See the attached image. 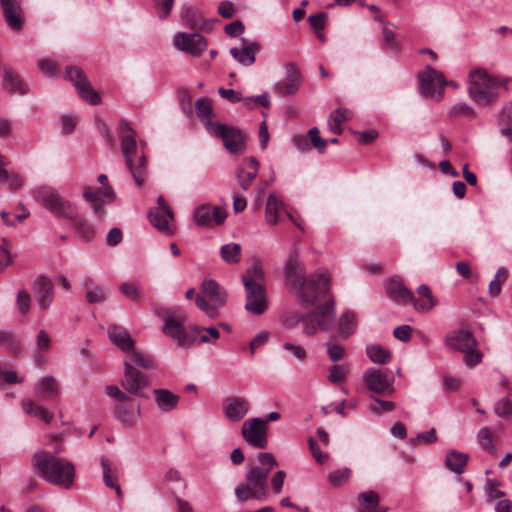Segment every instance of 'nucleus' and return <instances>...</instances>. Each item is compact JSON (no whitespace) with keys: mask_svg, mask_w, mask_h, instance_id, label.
Wrapping results in <instances>:
<instances>
[{"mask_svg":"<svg viewBox=\"0 0 512 512\" xmlns=\"http://www.w3.org/2000/svg\"><path fill=\"white\" fill-rule=\"evenodd\" d=\"M257 460L258 464L249 465L245 482L234 489L235 496L241 503L249 500L265 501L270 496L268 475L277 466V461L269 452L258 453Z\"/></svg>","mask_w":512,"mask_h":512,"instance_id":"nucleus-2","label":"nucleus"},{"mask_svg":"<svg viewBox=\"0 0 512 512\" xmlns=\"http://www.w3.org/2000/svg\"><path fill=\"white\" fill-rule=\"evenodd\" d=\"M163 332L166 336L178 341V345L183 347L188 344L186 330L182 321L173 316H168L163 325Z\"/></svg>","mask_w":512,"mask_h":512,"instance_id":"nucleus-28","label":"nucleus"},{"mask_svg":"<svg viewBox=\"0 0 512 512\" xmlns=\"http://www.w3.org/2000/svg\"><path fill=\"white\" fill-rule=\"evenodd\" d=\"M5 81L9 84L11 91L14 93L25 94L27 87L23 83L21 77L10 68H4Z\"/></svg>","mask_w":512,"mask_h":512,"instance_id":"nucleus-46","label":"nucleus"},{"mask_svg":"<svg viewBox=\"0 0 512 512\" xmlns=\"http://www.w3.org/2000/svg\"><path fill=\"white\" fill-rule=\"evenodd\" d=\"M386 292L390 299L399 303H408L413 300V294L400 279L392 278L386 286Z\"/></svg>","mask_w":512,"mask_h":512,"instance_id":"nucleus-30","label":"nucleus"},{"mask_svg":"<svg viewBox=\"0 0 512 512\" xmlns=\"http://www.w3.org/2000/svg\"><path fill=\"white\" fill-rule=\"evenodd\" d=\"M382 38H383V44L382 48L384 50H391V51H397L398 44L395 41V33L387 28L386 26L382 29Z\"/></svg>","mask_w":512,"mask_h":512,"instance_id":"nucleus-59","label":"nucleus"},{"mask_svg":"<svg viewBox=\"0 0 512 512\" xmlns=\"http://www.w3.org/2000/svg\"><path fill=\"white\" fill-rule=\"evenodd\" d=\"M182 19L186 26L192 30H205L207 21L204 19L202 13L195 7H185Z\"/></svg>","mask_w":512,"mask_h":512,"instance_id":"nucleus-33","label":"nucleus"},{"mask_svg":"<svg viewBox=\"0 0 512 512\" xmlns=\"http://www.w3.org/2000/svg\"><path fill=\"white\" fill-rule=\"evenodd\" d=\"M264 281V272L262 266L259 263H254L252 267H250L246 273L242 276L243 285L246 286V283L250 285H263Z\"/></svg>","mask_w":512,"mask_h":512,"instance_id":"nucleus-45","label":"nucleus"},{"mask_svg":"<svg viewBox=\"0 0 512 512\" xmlns=\"http://www.w3.org/2000/svg\"><path fill=\"white\" fill-rule=\"evenodd\" d=\"M3 17L12 30L19 31L24 25V12L20 0H0Z\"/></svg>","mask_w":512,"mask_h":512,"instance_id":"nucleus-21","label":"nucleus"},{"mask_svg":"<svg viewBox=\"0 0 512 512\" xmlns=\"http://www.w3.org/2000/svg\"><path fill=\"white\" fill-rule=\"evenodd\" d=\"M136 135L121 137V152L127 169L137 186H142L147 175V159L143 150H139Z\"/></svg>","mask_w":512,"mask_h":512,"instance_id":"nucleus-5","label":"nucleus"},{"mask_svg":"<svg viewBox=\"0 0 512 512\" xmlns=\"http://www.w3.org/2000/svg\"><path fill=\"white\" fill-rule=\"evenodd\" d=\"M33 292L41 311L47 310L54 300V284L46 276H39L33 284Z\"/></svg>","mask_w":512,"mask_h":512,"instance_id":"nucleus-19","label":"nucleus"},{"mask_svg":"<svg viewBox=\"0 0 512 512\" xmlns=\"http://www.w3.org/2000/svg\"><path fill=\"white\" fill-rule=\"evenodd\" d=\"M108 337L123 352L133 348L135 341L131 338L128 331L117 324H112L108 328Z\"/></svg>","mask_w":512,"mask_h":512,"instance_id":"nucleus-29","label":"nucleus"},{"mask_svg":"<svg viewBox=\"0 0 512 512\" xmlns=\"http://www.w3.org/2000/svg\"><path fill=\"white\" fill-rule=\"evenodd\" d=\"M31 296L26 290H21L16 295V307L21 315H27L31 308Z\"/></svg>","mask_w":512,"mask_h":512,"instance_id":"nucleus-52","label":"nucleus"},{"mask_svg":"<svg viewBox=\"0 0 512 512\" xmlns=\"http://www.w3.org/2000/svg\"><path fill=\"white\" fill-rule=\"evenodd\" d=\"M37 199L57 217L71 219L77 212L76 207L70 201L65 200L59 193L49 188L39 189Z\"/></svg>","mask_w":512,"mask_h":512,"instance_id":"nucleus-10","label":"nucleus"},{"mask_svg":"<svg viewBox=\"0 0 512 512\" xmlns=\"http://www.w3.org/2000/svg\"><path fill=\"white\" fill-rule=\"evenodd\" d=\"M308 137L310 145L313 146L319 153H323L327 147L328 140L319 136V129L312 127L308 130Z\"/></svg>","mask_w":512,"mask_h":512,"instance_id":"nucleus-53","label":"nucleus"},{"mask_svg":"<svg viewBox=\"0 0 512 512\" xmlns=\"http://www.w3.org/2000/svg\"><path fill=\"white\" fill-rule=\"evenodd\" d=\"M349 111L345 108H337L329 117L330 130L335 134L342 132L341 124L347 119Z\"/></svg>","mask_w":512,"mask_h":512,"instance_id":"nucleus-50","label":"nucleus"},{"mask_svg":"<svg viewBox=\"0 0 512 512\" xmlns=\"http://www.w3.org/2000/svg\"><path fill=\"white\" fill-rule=\"evenodd\" d=\"M226 301V291L212 279H205L202 282L201 291L195 298L196 306L210 318L218 317L219 309Z\"/></svg>","mask_w":512,"mask_h":512,"instance_id":"nucleus-7","label":"nucleus"},{"mask_svg":"<svg viewBox=\"0 0 512 512\" xmlns=\"http://www.w3.org/2000/svg\"><path fill=\"white\" fill-rule=\"evenodd\" d=\"M259 49L257 43H252L242 48H231V56L240 64L250 66L255 62V52Z\"/></svg>","mask_w":512,"mask_h":512,"instance_id":"nucleus-34","label":"nucleus"},{"mask_svg":"<svg viewBox=\"0 0 512 512\" xmlns=\"http://www.w3.org/2000/svg\"><path fill=\"white\" fill-rule=\"evenodd\" d=\"M105 393L110 396L111 398H114L115 400L119 402H130L131 397L120 390V388L116 385H108L105 387Z\"/></svg>","mask_w":512,"mask_h":512,"instance_id":"nucleus-62","label":"nucleus"},{"mask_svg":"<svg viewBox=\"0 0 512 512\" xmlns=\"http://www.w3.org/2000/svg\"><path fill=\"white\" fill-rule=\"evenodd\" d=\"M461 353L464 354L463 362L468 367H473L482 361V353L477 347H471Z\"/></svg>","mask_w":512,"mask_h":512,"instance_id":"nucleus-58","label":"nucleus"},{"mask_svg":"<svg viewBox=\"0 0 512 512\" xmlns=\"http://www.w3.org/2000/svg\"><path fill=\"white\" fill-rule=\"evenodd\" d=\"M324 346L326 347L327 355H328L329 359L333 363L339 362L340 360H342V358L345 355L344 347L339 345V344L331 343V342H325Z\"/></svg>","mask_w":512,"mask_h":512,"instance_id":"nucleus-57","label":"nucleus"},{"mask_svg":"<svg viewBox=\"0 0 512 512\" xmlns=\"http://www.w3.org/2000/svg\"><path fill=\"white\" fill-rule=\"evenodd\" d=\"M126 360L124 362H129L132 366H138L146 370H153L156 368L157 364L155 359L150 356L143 354L135 348L128 349L126 352Z\"/></svg>","mask_w":512,"mask_h":512,"instance_id":"nucleus-32","label":"nucleus"},{"mask_svg":"<svg viewBox=\"0 0 512 512\" xmlns=\"http://www.w3.org/2000/svg\"><path fill=\"white\" fill-rule=\"evenodd\" d=\"M417 293L419 298L413 296V300L410 301L417 312H428L438 304V300L433 296L431 289L426 284L420 285Z\"/></svg>","mask_w":512,"mask_h":512,"instance_id":"nucleus-27","label":"nucleus"},{"mask_svg":"<svg viewBox=\"0 0 512 512\" xmlns=\"http://www.w3.org/2000/svg\"><path fill=\"white\" fill-rule=\"evenodd\" d=\"M508 278V270L500 267L495 274L494 279L489 283L488 294L491 297H497L501 293V286Z\"/></svg>","mask_w":512,"mask_h":512,"instance_id":"nucleus-48","label":"nucleus"},{"mask_svg":"<svg viewBox=\"0 0 512 512\" xmlns=\"http://www.w3.org/2000/svg\"><path fill=\"white\" fill-rule=\"evenodd\" d=\"M66 78L76 87L80 97L91 105H98L101 98L91 86L83 70L76 66H68L65 71Z\"/></svg>","mask_w":512,"mask_h":512,"instance_id":"nucleus-13","label":"nucleus"},{"mask_svg":"<svg viewBox=\"0 0 512 512\" xmlns=\"http://www.w3.org/2000/svg\"><path fill=\"white\" fill-rule=\"evenodd\" d=\"M128 402H120L115 406V417L126 426H132L140 416V407H130Z\"/></svg>","mask_w":512,"mask_h":512,"instance_id":"nucleus-31","label":"nucleus"},{"mask_svg":"<svg viewBox=\"0 0 512 512\" xmlns=\"http://www.w3.org/2000/svg\"><path fill=\"white\" fill-rule=\"evenodd\" d=\"M327 14L324 12L310 15L308 21L315 32L323 31L326 26Z\"/></svg>","mask_w":512,"mask_h":512,"instance_id":"nucleus-64","label":"nucleus"},{"mask_svg":"<svg viewBox=\"0 0 512 512\" xmlns=\"http://www.w3.org/2000/svg\"><path fill=\"white\" fill-rule=\"evenodd\" d=\"M446 84L444 75L431 66H426L419 75V90L424 97L440 99Z\"/></svg>","mask_w":512,"mask_h":512,"instance_id":"nucleus-12","label":"nucleus"},{"mask_svg":"<svg viewBox=\"0 0 512 512\" xmlns=\"http://www.w3.org/2000/svg\"><path fill=\"white\" fill-rule=\"evenodd\" d=\"M208 133L223 141L224 147L231 154H242L245 151V136L238 128L222 123H209Z\"/></svg>","mask_w":512,"mask_h":512,"instance_id":"nucleus-9","label":"nucleus"},{"mask_svg":"<svg viewBox=\"0 0 512 512\" xmlns=\"http://www.w3.org/2000/svg\"><path fill=\"white\" fill-rule=\"evenodd\" d=\"M34 473L46 482L69 488L74 483V465L48 451H39L31 458Z\"/></svg>","mask_w":512,"mask_h":512,"instance_id":"nucleus-3","label":"nucleus"},{"mask_svg":"<svg viewBox=\"0 0 512 512\" xmlns=\"http://www.w3.org/2000/svg\"><path fill=\"white\" fill-rule=\"evenodd\" d=\"M101 467L103 470V481L105 485L116 491L117 497L122 498V490L118 483V476L116 470L112 469L109 460L105 457H101Z\"/></svg>","mask_w":512,"mask_h":512,"instance_id":"nucleus-36","label":"nucleus"},{"mask_svg":"<svg viewBox=\"0 0 512 512\" xmlns=\"http://www.w3.org/2000/svg\"><path fill=\"white\" fill-rule=\"evenodd\" d=\"M358 501L361 505L368 504L371 508H378L380 497L375 491L363 492L358 495Z\"/></svg>","mask_w":512,"mask_h":512,"instance_id":"nucleus-61","label":"nucleus"},{"mask_svg":"<svg viewBox=\"0 0 512 512\" xmlns=\"http://www.w3.org/2000/svg\"><path fill=\"white\" fill-rule=\"evenodd\" d=\"M267 429V421H263L262 418H252L243 423L242 436L249 445L265 449L268 445Z\"/></svg>","mask_w":512,"mask_h":512,"instance_id":"nucleus-14","label":"nucleus"},{"mask_svg":"<svg viewBox=\"0 0 512 512\" xmlns=\"http://www.w3.org/2000/svg\"><path fill=\"white\" fill-rule=\"evenodd\" d=\"M10 242L3 238L2 244L0 245V273L4 271V269L10 266L13 263L12 256L9 251Z\"/></svg>","mask_w":512,"mask_h":512,"instance_id":"nucleus-55","label":"nucleus"},{"mask_svg":"<svg viewBox=\"0 0 512 512\" xmlns=\"http://www.w3.org/2000/svg\"><path fill=\"white\" fill-rule=\"evenodd\" d=\"M153 395L158 409L164 413L176 409L180 402V396L168 389L156 388L153 390Z\"/></svg>","mask_w":512,"mask_h":512,"instance_id":"nucleus-25","label":"nucleus"},{"mask_svg":"<svg viewBox=\"0 0 512 512\" xmlns=\"http://www.w3.org/2000/svg\"><path fill=\"white\" fill-rule=\"evenodd\" d=\"M244 163L248 170H245L243 167H239L236 171V178L238 185L243 190H248L259 172L260 164L253 156L246 157L244 159Z\"/></svg>","mask_w":512,"mask_h":512,"instance_id":"nucleus-24","label":"nucleus"},{"mask_svg":"<svg viewBox=\"0 0 512 512\" xmlns=\"http://www.w3.org/2000/svg\"><path fill=\"white\" fill-rule=\"evenodd\" d=\"M148 216L151 224L156 229L166 234L172 233L169 227V222L173 219L171 208L154 207L150 209Z\"/></svg>","mask_w":512,"mask_h":512,"instance_id":"nucleus-26","label":"nucleus"},{"mask_svg":"<svg viewBox=\"0 0 512 512\" xmlns=\"http://www.w3.org/2000/svg\"><path fill=\"white\" fill-rule=\"evenodd\" d=\"M227 217L224 208L205 203L197 206L193 211V220L200 227H214L221 225Z\"/></svg>","mask_w":512,"mask_h":512,"instance_id":"nucleus-15","label":"nucleus"},{"mask_svg":"<svg viewBox=\"0 0 512 512\" xmlns=\"http://www.w3.org/2000/svg\"><path fill=\"white\" fill-rule=\"evenodd\" d=\"M246 301L245 310L252 315H261L268 308V297L264 285H250L246 283L244 286Z\"/></svg>","mask_w":512,"mask_h":512,"instance_id":"nucleus-17","label":"nucleus"},{"mask_svg":"<svg viewBox=\"0 0 512 512\" xmlns=\"http://www.w3.org/2000/svg\"><path fill=\"white\" fill-rule=\"evenodd\" d=\"M119 289L130 300L138 301L141 298V293L135 284L125 282L120 285Z\"/></svg>","mask_w":512,"mask_h":512,"instance_id":"nucleus-63","label":"nucleus"},{"mask_svg":"<svg viewBox=\"0 0 512 512\" xmlns=\"http://www.w3.org/2000/svg\"><path fill=\"white\" fill-rule=\"evenodd\" d=\"M22 409L27 415L39 418L45 423H50L54 418L53 412L49 411L41 405L36 404L31 399H24L22 401Z\"/></svg>","mask_w":512,"mask_h":512,"instance_id":"nucleus-35","label":"nucleus"},{"mask_svg":"<svg viewBox=\"0 0 512 512\" xmlns=\"http://www.w3.org/2000/svg\"><path fill=\"white\" fill-rule=\"evenodd\" d=\"M445 344L450 349L459 352L478 346L476 338L468 329H457L448 332L445 336Z\"/></svg>","mask_w":512,"mask_h":512,"instance_id":"nucleus-20","label":"nucleus"},{"mask_svg":"<svg viewBox=\"0 0 512 512\" xmlns=\"http://www.w3.org/2000/svg\"><path fill=\"white\" fill-rule=\"evenodd\" d=\"M195 109L197 116L202 119L204 126L208 131V124L214 123L212 121L213 106L211 100L205 97L199 98L195 103Z\"/></svg>","mask_w":512,"mask_h":512,"instance_id":"nucleus-43","label":"nucleus"},{"mask_svg":"<svg viewBox=\"0 0 512 512\" xmlns=\"http://www.w3.org/2000/svg\"><path fill=\"white\" fill-rule=\"evenodd\" d=\"M305 274L304 264L292 255L285 266L286 283L297 292L301 304L309 307L329 292L331 279L326 270H318L309 277Z\"/></svg>","mask_w":512,"mask_h":512,"instance_id":"nucleus-1","label":"nucleus"},{"mask_svg":"<svg viewBox=\"0 0 512 512\" xmlns=\"http://www.w3.org/2000/svg\"><path fill=\"white\" fill-rule=\"evenodd\" d=\"M363 383L366 388L378 395L392 396L395 392L394 377L388 370L368 368L363 373Z\"/></svg>","mask_w":512,"mask_h":512,"instance_id":"nucleus-11","label":"nucleus"},{"mask_svg":"<svg viewBox=\"0 0 512 512\" xmlns=\"http://www.w3.org/2000/svg\"><path fill=\"white\" fill-rule=\"evenodd\" d=\"M357 321L353 312L343 313L339 320L337 335L341 339L349 338L356 330Z\"/></svg>","mask_w":512,"mask_h":512,"instance_id":"nucleus-37","label":"nucleus"},{"mask_svg":"<svg viewBox=\"0 0 512 512\" xmlns=\"http://www.w3.org/2000/svg\"><path fill=\"white\" fill-rule=\"evenodd\" d=\"M0 345H7L14 353L20 351L21 345L15 335L10 331L0 330Z\"/></svg>","mask_w":512,"mask_h":512,"instance_id":"nucleus-54","label":"nucleus"},{"mask_svg":"<svg viewBox=\"0 0 512 512\" xmlns=\"http://www.w3.org/2000/svg\"><path fill=\"white\" fill-rule=\"evenodd\" d=\"M495 413L502 418L512 415V401L509 398L500 399L495 404Z\"/></svg>","mask_w":512,"mask_h":512,"instance_id":"nucleus-60","label":"nucleus"},{"mask_svg":"<svg viewBox=\"0 0 512 512\" xmlns=\"http://www.w3.org/2000/svg\"><path fill=\"white\" fill-rule=\"evenodd\" d=\"M70 220L73 221L74 228L79 236L87 239H91L94 236L93 226L84 218L79 217L77 212L75 217Z\"/></svg>","mask_w":512,"mask_h":512,"instance_id":"nucleus-49","label":"nucleus"},{"mask_svg":"<svg viewBox=\"0 0 512 512\" xmlns=\"http://www.w3.org/2000/svg\"><path fill=\"white\" fill-rule=\"evenodd\" d=\"M83 197L88 202H95L96 200H108L112 202L115 198V193L112 186H105V189L93 188L86 186L83 191Z\"/></svg>","mask_w":512,"mask_h":512,"instance_id":"nucleus-40","label":"nucleus"},{"mask_svg":"<svg viewBox=\"0 0 512 512\" xmlns=\"http://www.w3.org/2000/svg\"><path fill=\"white\" fill-rule=\"evenodd\" d=\"M350 473L349 468L338 469L329 474L328 481L331 486L339 487L348 480Z\"/></svg>","mask_w":512,"mask_h":512,"instance_id":"nucleus-56","label":"nucleus"},{"mask_svg":"<svg viewBox=\"0 0 512 512\" xmlns=\"http://www.w3.org/2000/svg\"><path fill=\"white\" fill-rule=\"evenodd\" d=\"M468 456L465 453L450 451L445 459V466L456 474H461L467 465Z\"/></svg>","mask_w":512,"mask_h":512,"instance_id":"nucleus-42","label":"nucleus"},{"mask_svg":"<svg viewBox=\"0 0 512 512\" xmlns=\"http://www.w3.org/2000/svg\"><path fill=\"white\" fill-rule=\"evenodd\" d=\"M136 135L121 137V152L127 169L137 186H142L147 175V159L143 150H139Z\"/></svg>","mask_w":512,"mask_h":512,"instance_id":"nucleus-4","label":"nucleus"},{"mask_svg":"<svg viewBox=\"0 0 512 512\" xmlns=\"http://www.w3.org/2000/svg\"><path fill=\"white\" fill-rule=\"evenodd\" d=\"M335 301L330 298L313 311L304 314L303 332L306 336H313L318 330L330 332L336 323Z\"/></svg>","mask_w":512,"mask_h":512,"instance_id":"nucleus-6","label":"nucleus"},{"mask_svg":"<svg viewBox=\"0 0 512 512\" xmlns=\"http://www.w3.org/2000/svg\"><path fill=\"white\" fill-rule=\"evenodd\" d=\"M121 384L127 392L144 397L143 390L149 387L150 383L147 375L130 365L129 362H124V378Z\"/></svg>","mask_w":512,"mask_h":512,"instance_id":"nucleus-18","label":"nucleus"},{"mask_svg":"<svg viewBox=\"0 0 512 512\" xmlns=\"http://www.w3.org/2000/svg\"><path fill=\"white\" fill-rule=\"evenodd\" d=\"M83 287L85 289V299L89 304H101L106 300L103 289L95 285L92 278H86Z\"/></svg>","mask_w":512,"mask_h":512,"instance_id":"nucleus-39","label":"nucleus"},{"mask_svg":"<svg viewBox=\"0 0 512 512\" xmlns=\"http://www.w3.org/2000/svg\"><path fill=\"white\" fill-rule=\"evenodd\" d=\"M37 390L46 393L50 397L57 396L59 392L57 380L53 376H44L39 381Z\"/></svg>","mask_w":512,"mask_h":512,"instance_id":"nucleus-51","label":"nucleus"},{"mask_svg":"<svg viewBox=\"0 0 512 512\" xmlns=\"http://www.w3.org/2000/svg\"><path fill=\"white\" fill-rule=\"evenodd\" d=\"M468 93L472 99L482 104H491L499 98L495 88L494 75L484 69H474L469 73Z\"/></svg>","mask_w":512,"mask_h":512,"instance_id":"nucleus-8","label":"nucleus"},{"mask_svg":"<svg viewBox=\"0 0 512 512\" xmlns=\"http://www.w3.org/2000/svg\"><path fill=\"white\" fill-rule=\"evenodd\" d=\"M220 255L224 262L237 264L241 259V246L237 243L225 244L220 248Z\"/></svg>","mask_w":512,"mask_h":512,"instance_id":"nucleus-44","label":"nucleus"},{"mask_svg":"<svg viewBox=\"0 0 512 512\" xmlns=\"http://www.w3.org/2000/svg\"><path fill=\"white\" fill-rule=\"evenodd\" d=\"M249 410V403L243 397L232 396L225 400L223 411L228 420L238 422L242 420Z\"/></svg>","mask_w":512,"mask_h":512,"instance_id":"nucleus-23","label":"nucleus"},{"mask_svg":"<svg viewBox=\"0 0 512 512\" xmlns=\"http://www.w3.org/2000/svg\"><path fill=\"white\" fill-rule=\"evenodd\" d=\"M173 44L193 57H199L207 48L205 37L198 33L178 32L174 35Z\"/></svg>","mask_w":512,"mask_h":512,"instance_id":"nucleus-16","label":"nucleus"},{"mask_svg":"<svg viewBox=\"0 0 512 512\" xmlns=\"http://www.w3.org/2000/svg\"><path fill=\"white\" fill-rule=\"evenodd\" d=\"M284 204L275 194H270L266 201L265 218L270 225H276L279 221V212Z\"/></svg>","mask_w":512,"mask_h":512,"instance_id":"nucleus-38","label":"nucleus"},{"mask_svg":"<svg viewBox=\"0 0 512 512\" xmlns=\"http://www.w3.org/2000/svg\"><path fill=\"white\" fill-rule=\"evenodd\" d=\"M366 354L373 363L378 365L389 363L392 357L391 351L379 344L367 346Z\"/></svg>","mask_w":512,"mask_h":512,"instance_id":"nucleus-41","label":"nucleus"},{"mask_svg":"<svg viewBox=\"0 0 512 512\" xmlns=\"http://www.w3.org/2000/svg\"><path fill=\"white\" fill-rule=\"evenodd\" d=\"M300 85V73L294 64L287 65L286 78L275 84L273 90L280 96L294 95Z\"/></svg>","mask_w":512,"mask_h":512,"instance_id":"nucleus-22","label":"nucleus"},{"mask_svg":"<svg viewBox=\"0 0 512 512\" xmlns=\"http://www.w3.org/2000/svg\"><path fill=\"white\" fill-rule=\"evenodd\" d=\"M349 375V366L346 364H335L329 367L327 380L332 384L343 382Z\"/></svg>","mask_w":512,"mask_h":512,"instance_id":"nucleus-47","label":"nucleus"}]
</instances>
